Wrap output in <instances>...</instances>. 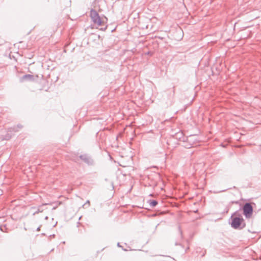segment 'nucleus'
Instances as JSON below:
<instances>
[{"mask_svg":"<svg viewBox=\"0 0 261 261\" xmlns=\"http://www.w3.org/2000/svg\"><path fill=\"white\" fill-rule=\"evenodd\" d=\"M166 261H175V259L170 256H168Z\"/></svg>","mask_w":261,"mask_h":261,"instance_id":"nucleus-8","label":"nucleus"},{"mask_svg":"<svg viewBox=\"0 0 261 261\" xmlns=\"http://www.w3.org/2000/svg\"><path fill=\"white\" fill-rule=\"evenodd\" d=\"M37 231H39V230H40V227H38V228H37Z\"/></svg>","mask_w":261,"mask_h":261,"instance_id":"nucleus-11","label":"nucleus"},{"mask_svg":"<svg viewBox=\"0 0 261 261\" xmlns=\"http://www.w3.org/2000/svg\"><path fill=\"white\" fill-rule=\"evenodd\" d=\"M236 214H237V212L233 213L231 215V218L232 219V221H231V226L233 228H235V229L243 228L245 226V224L243 223L244 219L242 217H234L233 216L234 215H236Z\"/></svg>","mask_w":261,"mask_h":261,"instance_id":"nucleus-1","label":"nucleus"},{"mask_svg":"<svg viewBox=\"0 0 261 261\" xmlns=\"http://www.w3.org/2000/svg\"><path fill=\"white\" fill-rule=\"evenodd\" d=\"M87 205H88V206H89L90 205V201L89 200H87L86 203L83 205V206H86Z\"/></svg>","mask_w":261,"mask_h":261,"instance_id":"nucleus-9","label":"nucleus"},{"mask_svg":"<svg viewBox=\"0 0 261 261\" xmlns=\"http://www.w3.org/2000/svg\"><path fill=\"white\" fill-rule=\"evenodd\" d=\"M243 213L246 218L251 217L253 213V207L250 203H246L243 207Z\"/></svg>","mask_w":261,"mask_h":261,"instance_id":"nucleus-3","label":"nucleus"},{"mask_svg":"<svg viewBox=\"0 0 261 261\" xmlns=\"http://www.w3.org/2000/svg\"><path fill=\"white\" fill-rule=\"evenodd\" d=\"M80 158L85 163L88 165H92L93 164V160L91 159L90 157L86 154L81 155Z\"/></svg>","mask_w":261,"mask_h":261,"instance_id":"nucleus-4","label":"nucleus"},{"mask_svg":"<svg viewBox=\"0 0 261 261\" xmlns=\"http://www.w3.org/2000/svg\"><path fill=\"white\" fill-rule=\"evenodd\" d=\"M30 211H31V212L32 213V214L33 215H35L36 214L42 212L43 210L42 209H41V206H40L37 208H36L35 207H31Z\"/></svg>","mask_w":261,"mask_h":261,"instance_id":"nucleus-6","label":"nucleus"},{"mask_svg":"<svg viewBox=\"0 0 261 261\" xmlns=\"http://www.w3.org/2000/svg\"><path fill=\"white\" fill-rule=\"evenodd\" d=\"M117 246H119V247H121V246L120 245V243H118Z\"/></svg>","mask_w":261,"mask_h":261,"instance_id":"nucleus-12","label":"nucleus"},{"mask_svg":"<svg viewBox=\"0 0 261 261\" xmlns=\"http://www.w3.org/2000/svg\"><path fill=\"white\" fill-rule=\"evenodd\" d=\"M34 80L33 75L31 74H25L22 76L20 79V81L23 82L24 81H32Z\"/></svg>","mask_w":261,"mask_h":261,"instance_id":"nucleus-5","label":"nucleus"},{"mask_svg":"<svg viewBox=\"0 0 261 261\" xmlns=\"http://www.w3.org/2000/svg\"><path fill=\"white\" fill-rule=\"evenodd\" d=\"M149 204L152 207L155 206L158 203V201L154 200H149Z\"/></svg>","mask_w":261,"mask_h":261,"instance_id":"nucleus-7","label":"nucleus"},{"mask_svg":"<svg viewBox=\"0 0 261 261\" xmlns=\"http://www.w3.org/2000/svg\"><path fill=\"white\" fill-rule=\"evenodd\" d=\"M17 126H18L19 128H21V125H20V126H19V125H18Z\"/></svg>","mask_w":261,"mask_h":261,"instance_id":"nucleus-13","label":"nucleus"},{"mask_svg":"<svg viewBox=\"0 0 261 261\" xmlns=\"http://www.w3.org/2000/svg\"><path fill=\"white\" fill-rule=\"evenodd\" d=\"M45 219H46V220H47V219H48V217H46L45 218Z\"/></svg>","mask_w":261,"mask_h":261,"instance_id":"nucleus-14","label":"nucleus"},{"mask_svg":"<svg viewBox=\"0 0 261 261\" xmlns=\"http://www.w3.org/2000/svg\"><path fill=\"white\" fill-rule=\"evenodd\" d=\"M106 29H107V27H105V28H103H103H101L100 30H101V31H105V30H106Z\"/></svg>","mask_w":261,"mask_h":261,"instance_id":"nucleus-10","label":"nucleus"},{"mask_svg":"<svg viewBox=\"0 0 261 261\" xmlns=\"http://www.w3.org/2000/svg\"><path fill=\"white\" fill-rule=\"evenodd\" d=\"M90 17L94 24H97L98 26L102 25V22L96 11L91 9L90 11Z\"/></svg>","mask_w":261,"mask_h":261,"instance_id":"nucleus-2","label":"nucleus"}]
</instances>
